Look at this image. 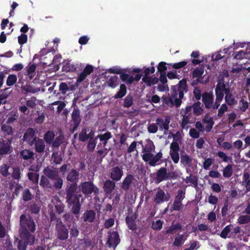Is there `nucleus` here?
<instances>
[{
    "label": "nucleus",
    "instance_id": "1",
    "mask_svg": "<svg viewBox=\"0 0 250 250\" xmlns=\"http://www.w3.org/2000/svg\"><path fill=\"white\" fill-rule=\"evenodd\" d=\"M172 90L171 97L163 98V103L167 105L174 104L176 107H179L182 104V99L184 97V93L188 91L186 80L183 79L180 81L177 86L172 87Z\"/></svg>",
    "mask_w": 250,
    "mask_h": 250
},
{
    "label": "nucleus",
    "instance_id": "2",
    "mask_svg": "<svg viewBox=\"0 0 250 250\" xmlns=\"http://www.w3.org/2000/svg\"><path fill=\"white\" fill-rule=\"evenodd\" d=\"M77 188L75 184H70L66 188V203L68 207L71 208V211L74 215H78L81 208L80 198L82 195L77 193Z\"/></svg>",
    "mask_w": 250,
    "mask_h": 250
},
{
    "label": "nucleus",
    "instance_id": "3",
    "mask_svg": "<svg viewBox=\"0 0 250 250\" xmlns=\"http://www.w3.org/2000/svg\"><path fill=\"white\" fill-rule=\"evenodd\" d=\"M20 235L25 238H35L34 233L36 230V226L32 217L29 216L27 218L25 214H21L20 217Z\"/></svg>",
    "mask_w": 250,
    "mask_h": 250
},
{
    "label": "nucleus",
    "instance_id": "4",
    "mask_svg": "<svg viewBox=\"0 0 250 250\" xmlns=\"http://www.w3.org/2000/svg\"><path fill=\"white\" fill-rule=\"evenodd\" d=\"M173 138L174 142H172L170 146L169 155L174 164H177L179 161L180 146L178 143L176 142L180 139V134L179 132H177L176 134L170 133Z\"/></svg>",
    "mask_w": 250,
    "mask_h": 250
},
{
    "label": "nucleus",
    "instance_id": "5",
    "mask_svg": "<svg viewBox=\"0 0 250 250\" xmlns=\"http://www.w3.org/2000/svg\"><path fill=\"white\" fill-rule=\"evenodd\" d=\"M79 187L81 191L85 196L89 195L92 193L97 195L99 192L98 188L91 181L82 182Z\"/></svg>",
    "mask_w": 250,
    "mask_h": 250
},
{
    "label": "nucleus",
    "instance_id": "6",
    "mask_svg": "<svg viewBox=\"0 0 250 250\" xmlns=\"http://www.w3.org/2000/svg\"><path fill=\"white\" fill-rule=\"evenodd\" d=\"M21 239L18 238H16L17 241V249L18 250H26L28 245L32 246L34 244L35 241V238L28 237L25 238L20 235Z\"/></svg>",
    "mask_w": 250,
    "mask_h": 250
},
{
    "label": "nucleus",
    "instance_id": "7",
    "mask_svg": "<svg viewBox=\"0 0 250 250\" xmlns=\"http://www.w3.org/2000/svg\"><path fill=\"white\" fill-rule=\"evenodd\" d=\"M170 198V195L168 192L165 193L164 190L159 188L154 196L153 202L157 205H159L165 202H167Z\"/></svg>",
    "mask_w": 250,
    "mask_h": 250
},
{
    "label": "nucleus",
    "instance_id": "8",
    "mask_svg": "<svg viewBox=\"0 0 250 250\" xmlns=\"http://www.w3.org/2000/svg\"><path fill=\"white\" fill-rule=\"evenodd\" d=\"M12 139L7 140L3 139H0V156L9 154L13 151L11 146Z\"/></svg>",
    "mask_w": 250,
    "mask_h": 250
},
{
    "label": "nucleus",
    "instance_id": "9",
    "mask_svg": "<svg viewBox=\"0 0 250 250\" xmlns=\"http://www.w3.org/2000/svg\"><path fill=\"white\" fill-rule=\"evenodd\" d=\"M36 128L29 127L27 129L23 136V140L29 146H32L34 142L38 139L36 135Z\"/></svg>",
    "mask_w": 250,
    "mask_h": 250
},
{
    "label": "nucleus",
    "instance_id": "10",
    "mask_svg": "<svg viewBox=\"0 0 250 250\" xmlns=\"http://www.w3.org/2000/svg\"><path fill=\"white\" fill-rule=\"evenodd\" d=\"M120 242L118 232L116 231L109 232L106 244L109 248L115 249Z\"/></svg>",
    "mask_w": 250,
    "mask_h": 250
},
{
    "label": "nucleus",
    "instance_id": "11",
    "mask_svg": "<svg viewBox=\"0 0 250 250\" xmlns=\"http://www.w3.org/2000/svg\"><path fill=\"white\" fill-rule=\"evenodd\" d=\"M202 102L206 108H211L214 101V95L212 91L205 92L202 94Z\"/></svg>",
    "mask_w": 250,
    "mask_h": 250
},
{
    "label": "nucleus",
    "instance_id": "12",
    "mask_svg": "<svg viewBox=\"0 0 250 250\" xmlns=\"http://www.w3.org/2000/svg\"><path fill=\"white\" fill-rule=\"evenodd\" d=\"M72 121L73 122L72 131H75L81 122L80 110L78 108H74L71 114Z\"/></svg>",
    "mask_w": 250,
    "mask_h": 250
},
{
    "label": "nucleus",
    "instance_id": "13",
    "mask_svg": "<svg viewBox=\"0 0 250 250\" xmlns=\"http://www.w3.org/2000/svg\"><path fill=\"white\" fill-rule=\"evenodd\" d=\"M137 217V215L135 214L132 215L131 216H127L125 217V222L128 229L138 235L139 233L137 232L138 227L135 222Z\"/></svg>",
    "mask_w": 250,
    "mask_h": 250
},
{
    "label": "nucleus",
    "instance_id": "14",
    "mask_svg": "<svg viewBox=\"0 0 250 250\" xmlns=\"http://www.w3.org/2000/svg\"><path fill=\"white\" fill-rule=\"evenodd\" d=\"M123 175V168L119 166L112 167L110 170V177L114 181H120Z\"/></svg>",
    "mask_w": 250,
    "mask_h": 250
},
{
    "label": "nucleus",
    "instance_id": "15",
    "mask_svg": "<svg viewBox=\"0 0 250 250\" xmlns=\"http://www.w3.org/2000/svg\"><path fill=\"white\" fill-rule=\"evenodd\" d=\"M55 229L56 231V236L58 239L61 241H64L68 239L69 230L65 225H62Z\"/></svg>",
    "mask_w": 250,
    "mask_h": 250
},
{
    "label": "nucleus",
    "instance_id": "16",
    "mask_svg": "<svg viewBox=\"0 0 250 250\" xmlns=\"http://www.w3.org/2000/svg\"><path fill=\"white\" fill-rule=\"evenodd\" d=\"M94 70V67L90 64H87L84 68L83 72H82L78 76L76 82L80 83L84 80L87 76L90 75Z\"/></svg>",
    "mask_w": 250,
    "mask_h": 250
},
{
    "label": "nucleus",
    "instance_id": "17",
    "mask_svg": "<svg viewBox=\"0 0 250 250\" xmlns=\"http://www.w3.org/2000/svg\"><path fill=\"white\" fill-rule=\"evenodd\" d=\"M167 169L166 167H161L156 172V176L155 178V181L156 184H159L161 182L168 180L167 177Z\"/></svg>",
    "mask_w": 250,
    "mask_h": 250
},
{
    "label": "nucleus",
    "instance_id": "18",
    "mask_svg": "<svg viewBox=\"0 0 250 250\" xmlns=\"http://www.w3.org/2000/svg\"><path fill=\"white\" fill-rule=\"evenodd\" d=\"M78 64H74L71 60H65L62 62V70L65 72H73L77 70Z\"/></svg>",
    "mask_w": 250,
    "mask_h": 250
},
{
    "label": "nucleus",
    "instance_id": "19",
    "mask_svg": "<svg viewBox=\"0 0 250 250\" xmlns=\"http://www.w3.org/2000/svg\"><path fill=\"white\" fill-rule=\"evenodd\" d=\"M156 124L159 126L160 130L165 129L167 130L169 129V124L170 122V118L167 116L165 117V120L158 118L156 119Z\"/></svg>",
    "mask_w": 250,
    "mask_h": 250
},
{
    "label": "nucleus",
    "instance_id": "20",
    "mask_svg": "<svg viewBox=\"0 0 250 250\" xmlns=\"http://www.w3.org/2000/svg\"><path fill=\"white\" fill-rule=\"evenodd\" d=\"M79 179V173L75 169H71L68 172L66 180L67 181L71 182V184H75L77 187V183Z\"/></svg>",
    "mask_w": 250,
    "mask_h": 250
},
{
    "label": "nucleus",
    "instance_id": "21",
    "mask_svg": "<svg viewBox=\"0 0 250 250\" xmlns=\"http://www.w3.org/2000/svg\"><path fill=\"white\" fill-rule=\"evenodd\" d=\"M135 180L134 176L131 174H128L123 180L121 185V188L124 190H128L133 182Z\"/></svg>",
    "mask_w": 250,
    "mask_h": 250
},
{
    "label": "nucleus",
    "instance_id": "22",
    "mask_svg": "<svg viewBox=\"0 0 250 250\" xmlns=\"http://www.w3.org/2000/svg\"><path fill=\"white\" fill-rule=\"evenodd\" d=\"M114 181L110 179L106 180L103 186L104 192L107 194H111L116 187Z\"/></svg>",
    "mask_w": 250,
    "mask_h": 250
},
{
    "label": "nucleus",
    "instance_id": "23",
    "mask_svg": "<svg viewBox=\"0 0 250 250\" xmlns=\"http://www.w3.org/2000/svg\"><path fill=\"white\" fill-rule=\"evenodd\" d=\"M96 218V212L91 209L86 210L83 214V218L85 222L92 223Z\"/></svg>",
    "mask_w": 250,
    "mask_h": 250
},
{
    "label": "nucleus",
    "instance_id": "24",
    "mask_svg": "<svg viewBox=\"0 0 250 250\" xmlns=\"http://www.w3.org/2000/svg\"><path fill=\"white\" fill-rule=\"evenodd\" d=\"M33 145L35 146V150L36 152L39 153L44 152L45 145L44 141L42 139L38 138V139L34 142Z\"/></svg>",
    "mask_w": 250,
    "mask_h": 250
},
{
    "label": "nucleus",
    "instance_id": "25",
    "mask_svg": "<svg viewBox=\"0 0 250 250\" xmlns=\"http://www.w3.org/2000/svg\"><path fill=\"white\" fill-rule=\"evenodd\" d=\"M37 65L31 62H29L28 65L26 67V75L30 80H32L35 75V71Z\"/></svg>",
    "mask_w": 250,
    "mask_h": 250
},
{
    "label": "nucleus",
    "instance_id": "26",
    "mask_svg": "<svg viewBox=\"0 0 250 250\" xmlns=\"http://www.w3.org/2000/svg\"><path fill=\"white\" fill-rule=\"evenodd\" d=\"M43 173L44 174L45 177L51 180L56 179L59 175L58 171L53 170L49 167L44 168L43 170Z\"/></svg>",
    "mask_w": 250,
    "mask_h": 250
},
{
    "label": "nucleus",
    "instance_id": "27",
    "mask_svg": "<svg viewBox=\"0 0 250 250\" xmlns=\"http://www.w3.org/2000/svg\"><path fill=\"white\" fill-rule=\"evenodd\" d=\"M34 153L33 151L25 149L20 152V157L24 160H29L34 159Z\"/></svg>",
    "mask_w": 250,
    "mask_h": 250
},
{
    "label": "nucleus",
    "instance_id": "28",
    "mask_svg": "<svg viewBox=\"0 0 250 250\" xmlns=\"http://www.w3.org/2000/svg\"><path fill=\"white\" fill-rule=\"evenodd\" d=\"M203 104H202L200 102L197 101L192 105L193 113L196 116H200L204 112V109L202 108Z\"/></svg>",
    "mask_w": 250,
    "mask_h": 250
},
{
    "label": "nucleus",
    "instance_id": "29",
    "mask_svg": "<svg viewBox=\"0 0 250 250\" xmlns=\"http://www.w3.org/2000/svg\"><path fill=\"white\" fill-rule=\"evenodd\" d=\"M40 185L44 189H51L53 188V186L50 183L48 178L44 175L41 176Z\"/></svg>",
    "mask_w": 250,
    "mask_h": 250
},
{
    "label": "nucleus",
    "instance_id": "30",
    "mask_svg": "<svg viewBox=\"0 0 250 250\" xmlns=\"http://www.w3.org/2000/svg\"><path fill=\"white\" fill-rule=\"evenodd\" d=\"M49 215L51 222L56 221L55 229L58 228L62 225H65L62 222L61 218L57 217L54 212H50Z\"/></svg>",
    "mask_w": 250,
    "mask_h": 250
},
{
    "label": "nucleus",
    "instance_id": "31",
    "mask_svg": "<svg viewBox=\"0 0 250 250\" xmlns=\"http://www.w3.org/2000/svg\"><path fill=\"white\" fill-rule=\"evenodd\" d=\"M126 93V87L125 84H121L119 91L113 96L115 99L122 98Z\"/></svg>",
    "mask_w": 250,
    "mask_h": 250
},
{
    "label": "nucleus",
    "instance_id": "32",
    "mask_svg": "<svg viewBox=\"0 0 250 250\" xmlns=\"http://www.w3.org/2000/svg\"><path fill=\"white\" fill-rule=\"evenodd\" d=\"M55 137V133L52 131H47L44 135V140L47 144L51 145Z\"/></svg>",
    "mask_w": 250,
    "mask_h": 250
},
{
    "label": "nucleus",
    "instance_id": "33",
    "mask_svg": "<svg viewBox=\"0 0 250 250\" xmlns=\"http://www.w3.org/2000/svg\"><path fill=\"white\" fill-rule=\"evenodd\" d=\"M162 157V152L159 151L155 156L153 155V157L148 163L150 166L155 167L156 165V163L160 160Z\"/></svg>",
    "mask_w": 250,
    "mask_h": 250
},
{
    "label": "nucleus",
    "instance_id": "34",
    "mask_svg": "<svg viewBox=\"0 0 250 250\" xmlns=\"http://www.w3.org/2000/svg\"><path fill=\"white\" fill-rule=\"evenodd\" d=\"M12 177L17 180H19L21 177V170L19 167H13V171L11 173Z\"/></svg>",
    "mask_w": 250,
    "mask_h": 250
},
{
    "label": "nucleus",
    "instance_id": "35",
    "mask_svg": "<svg viewBox=\"0 0 250 250\" xmlns=\"http://www.w3.org/2000/svg\"><path fill=\"white\" fill-rule=\"evenodd\" d=\"M233 173L232 166L230 164L228 165L223 169V175L225 178L230 177Z\"/></svg>",
    "mask_w": 250,
    "mask_h": 250
},
{
    "label": "nucleus",
    "instance_id": "36",
    "mask_svg": "<svg viewBox=\"0 0 250 250\" xmlns=\"http://www.w3.org/2000/svg\"><path fill=\"white\" fill-rule=\"evenodd\" d=\"M232 227V225L231 224L226 226L221 231L220 234V236L224 239H226L227 237H229V236L230 235Z\"/></svg>",
    "mask_w": 250,
    "mask_h": 250
},
{
    "label": "nucleus",
    "instance_id": "37",
    "mask_svg": "<svg viewBox=\"0 0 250 250\" xmlns=\"http://www.w3.org/2000/svg\"><path fill=\"white\" fill-rule=\"evenodd\" d=\"M124 100V107L129 108L131 107L133 104V96L132 94H129L125 97Z\"/></svg>",
    "mask_w": 250,
    "mask_h": 250
},
{
    "label": "nucleus",
    "instance_id": "38",
    "mask_svg": "<svg viewBox=\"0 0 250 250\" xmlns=\"http://www.w3.org/2000/svg\"><path fill=\"white\" fill-rule=\"evenodd\" d=\"M192 159L187 154L182 155L181 156V163L187 166H190L192 163Z\"/></svg>",
    "mask_w": 250,
    "mask_h": 250
},
{
    "label": "nucleus",
    "instance_id": "39",
    "mask_svg": "<svg viewBox=\"0 0 250 250\" xmlns=\"http://www.w3.org/2000/svg\"><path fill=\"white\" fill-rule=\"evenodd\" d=\"M9 166L6 164H2L0 167V174L4 177H7L10 175L9 172Z\"/></svg>",
    "mask_w": 250,
    "mask_h": 250
},
{
    "label": "nucleus",
    "instance_id": "40",
    "mask_svg": "<svg viewBox=\"0 0 250 250\" xmlns=\"http://www.w3.org/2000/svg\"><path fill=\"white\" fill-rule=\"evenodd\" d=\"M118 84V77L117 76L111 77L107 81L108 85L112 88H115Z\"/></svg>",
    "mask_w": 250,
    "mask_h": 250
},
{
    "label": "nucleus",
    "instance_id": "41",
    "mask_svg": "<svg viewBox=\"0 0 250 250\" xmlns=\"http://www.w3.org/2000/svg\"><path fill=\"white\" fill-rule=\"evenodd\" d=\"M52 180L54 181V184L52 185L53 188L57 189H60L62 188L63 185V180L62 179L58 176L57 178L55 179H53Z\"/></svg>",
    "mask_w": 250,
    "mask_h": 250
},
{
    "label": "nucleus",
    "instance_id": "42",
    "mask_svg": "<svg viewBox=\"0 0 250 250\" xmlns=\"http://www.w3.org/2000/svg\"><path fill=\"white\" fill-rule=\"evenodd\" d=\"M182 229V225L179 223L175 224H172L168 229L166 231V234H168L172 233L173 231Z\"/></svg>",
    "mask_w": 250,
    "mask_h": 250
},
{
    "label": "nucleus",
    "instance_id": "43",
    "mask_svg": "<svg viewBox=\"0 0 250 250\" xmlns=\"http://www.w3.org/2000/svg\"><path fill=\"white\" fill-rule=\"evenodd\" d=\"M242 182L243 185H246L247 190H250V178L248 172H244Z\"/></svg>",
    "mask_w": 250,
    "mask_h": 250
},
{
    "label": "nucleus",
    "instance_id": "44",
    "mask_svg": "<svg viewBox=\"0 0 250 250\" xmlns=\"http://www.w3.org/2000/svg\"><path fill=\"white\" fill-rule=\"evenodd\" d=\"M112 137L111 133L109 131H107L104 134H98L96 138H99L100 141H108Z\"/></svg>",
    "mask_w": 250,
    "mask_h": 250
},
{
    "label": "nucleus",
    "instance_id": "45",
    "mask_svg": "<svg viewBox=\"0 0 250 250\" xmlns=\"http://www.w3.org/2000/svg\"><path fill=\"white\" fill-rule=\"evenodd\" d=\"M22 196L24 202H28L32 198V195L28 188H26L23 191Z\"/></svg>",
    "mask_w": 250,
    "mask_h": 250
},
{
    "label": "nucleus",
    "instance_id": "46",
    "mask_svg": "<svg viewBox=\"0 0 250 250\" xmlns=\"http://www.w3.org/2000/svg\"><path fill=\"white\" fill-rule=\"evenodd\" d=\"M27 177L28 179L33 183H38L39 179V174L33 172H29L27 173Z\"/></svg>",
    "mask_w": 250,
    "mask_h": 250
},
{
    "label": "nucleus",
    "instance_id": "47",
    "mask_svg": "<svg viewBox=\"0 0 250 250\" xmlns=\"http://www.w3.org/2000/svg\"><path fill=\"white\" fill-rule=\"evenodd\" d=\"M185 191L182 189H179L177 191V195L175 196V201L182 202L183 200L185 198Z\"/></svg>",
    "mask_w": 250,
    "mask_h": 250
},
{
    "label": "nucleus",
    "instance_id": "48",
    "mask_svg": "<svg viewBox=\"0 0 250 250\" xmlns=\"http://www.w3.org/2000/svg\"><path fill=\"white\" fill-rule=\"evenodd\" d=\"M97 138H95V140H89L87 145V149L89 152H93L96 147L97 144Z\"/></svg>",
    "mask_w": 250,
    "mask_h": 250
},
{
    "label": "nucleus",
    "instance_id": "49",
    "mask_svg": "<svg viewBox=\"0 0 250 250\" xmlns=\"http://www.w3.org/2000/svg\"><path fill=\"white\" fill-rule=\"evenodd\" d=\"M17 77L16 75L10 74L7 77L6 84L8 86H12L17 82Z\"/></svg>",
    "mask_w": 250,
    "mask_h": 250
},
{
    "label": "nucleus",
    "instance_id": "50",
    "mask_svg": "<svg viewBox=\"0 0 250 250\" xmlns=\"http://www.w3.org/2000/svg\"><path fill=\"white\" fill-rule=\"evenodd\" d=\"M155 148L153 142L149 140L145 147L143 148L144 152L151 153L152 150Z\"/></svg>",
    "mask_w": 250,
    "mask_h": 250
},
{
    "label": "nucleus",
    "instance_id": "51",
    "mask_svg": "<svg viewBox=\"0 0 250 250\" xmlns=\"http://www.w3.org/2000/svg\"><path fill=\"white\" fill-rule=\"evenodd\" d=\"M163 224V222L161 220H158L156 222L153 221L151 228L154 230H160L162 228Z\"/></svg>",
    "mask_w": 250,
    "mask_h": 250
},
{
    "label": "nucleus",
    "instance_id": "52",
    "mask_svg": "<svg viewBox=\"0 0 250 250\" xmlns=\"http://www.w3.org/2000/svg\"><path fill=\"white\" fill-rule=\"evenodd\" d=\"M87 130L86 128H83L79 135V139L82 142H86L88 139Z\"/></svg>",
    "mask_w": 250,
    "mask_h": 250
},
{
    "label": "nucleus",
    "instance_id": "53",
    "mask_svg": "<svg viewBox=\"0 0 250 250\" xmlns=\"http://www.w3.org/2000/svg\"><path fill=\"white\" fill-rule=\"evenodd\" d=\"M167 64L171 65V63H167L164 62H161L158 64L157 69L158 71L159 72L160 74L165 73V71L167 70Z\"/></svg>",
    "mask_w": 250,
    "mask_h": 250
},
{
    "label": "nucleus",
    "instance_id": "54",
    "mask_svg": "<svg viewBox=\"0 0 250 250\" xmlns=\"http://www.w3.org/2000/svg\"><path fill=\"white\" fill-rule=\"evenodd\" d=\"M237 220L239 224H247L250 222V216L249 215H241Z\"/></svg>",
    "mask_w": 250,
    "mask_h": 250
},
{
    "label": "nucleus",
    "instance_id": "55",
    "mask_svg": "<svg viewBox=\"0 0 250 250\" xmlns=\"http://www.w3.org/2000/svg\"><path fill=\"white\" fill-rule=\"evenodd\" d=\"M1 129L6 135H12L13 133L12 127L6 124L2 125Z\"/></svg>",
    "mask_w": 250,
    "mask_h": 250
},
{
    "label": "nucleus",
    "instance_id": "56",
    "mask_svg": "<svg viewBox=\"0 0 250 250\" xmlns=\"http://www.w3.org/2000/svg\"><path fill=\"white\" fill-rule=\"evenodd\" d=\"M184 239V235L178 234L174 239L173 245L176 247H179L182 244V241Z\"/></svg>",
    "mask_w": 250,
    "mask_h": 250
},
{
    "label": "nucleus",
    "instance_id": "57",
    "mask_svg": "<svg viewBox=\"0 0 250 250\" xmlns=\"http://www.w3.org/2000/svg\"><path fill=\"white\" fill-rule=\"evenodd\" d=\"M19 114L17 111L14 112L11 114V116L9 117L6 121V124H10L14 123L19 118Z\"/></svg>",
    "mask_w": 250,
    "mask_h": 250
},
{
    "label": "nucleus",
    "instance_id": "58",
    "mask_svg": "<svg viewBox=\"0 0 250 250\" xmlns=\"http://www.w3.org/2000/svg\"><path fill=\"white\" fill-rule=\"evenodd\" d=\"M53 162L55 164H61L62 161V158L61 155H59L58 152H53L52 154Z\"/></svg>",
    "mask_w": 250,
    "mask_h": 250
},
{
    "label": "nucleus",
    "instance_id": "59",
    "mask_svg": "<svg viewBox=\"0 0 250 250\" xmlns=\"http://www.w3.org/2000/svg\"><path fill=\"white\" fill-rule=\"evenodd\" d=\"M217 155L220 158L222 159V161L224 162H229L231 161L232 159L231 157L228 156L223 151H218Z\"/></svg>",
    "mask_w": 250,
    "mask_h": 250
},
{
    "label": "nucleus",
    "instance_id": "60",
    "mask_svg": "<svg viewBox=\"0 0 250 250\" xmlns=\"http://www.w3.org/2000/svg\"><path fill=\"white\" fill-rule=\"evenodd\" d=\"M241 232V228L239 226H237L235 227H231L230 235L229 236V238H234L236 236V235L239 233Z\"/></svg>",
    "mask_w": 250,
    "mask_h": 250
},
{
    "label": "nucleus",
    "instance_id": "61",
    "mask_svg": "<svg viewBox=\"0 0 250 250\" xmlns=\"http://www.w3.org/2000/svg\"><path fill=\"white\" fill-rule=\"evenodd\" d=\"M225 99L226 102L229 105H232L235 104V100L232 93L226 95Z\"/></svg>",
    "mask_w": 250,
    "mask_h": 250
},
{
    "label": "nucleus",
    "instance_id": "62",
    "mask_svg": "<svg viewBox=\"0 0 250 250\" xmlns=\"http://www.w3.org/2000/svg\"><path fill=\"white\" fill-rule=\"evenodd\" d=\"M183 208L182 202H177L174 201L173 204L171 207V210L173 211H180Z\"/></svg>",
    "mask_w": 250,
    "mask_h": 250
},
{
    "label": "nucleus",
    "instance_id": "63",
    "mask_svg": "<svg viewBox=\"0 0 250 250\" xmlns=\"http://www.w3.org/2000/svg\"><path fill=\"white\" fill-rule=\"evenodd\" d=\"M64 204L61 202L55 205V210L58 214H61L64 211Z\"/></svg>",
    "mask_w": 250,
    "mask_h": 250
},
{
    "label": "nucleus",
    "instance_id": "64",
    "mask_svg": "<svg viewBox=\"0 0 250 250\" xmlns=\"http://www.w3.org/2000/svg\"><path fill=\"white\" fill-rule=\"evenodd\" d=\"M213 160L211 158H208L206 159L203 162V167L206 169L208 170L209 168V167L212 165L213 163Z\"/></svg>",
    "mask_w": 250,
    "mask_h": 250
}]
</instances>
